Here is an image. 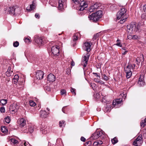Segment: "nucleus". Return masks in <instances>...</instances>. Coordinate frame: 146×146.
<instances>
[{"mask_svg":"<svg viewBox=\"0 0 146 146\" xmlns=\"http://www.w3.org/2000/svg\"><path fill=\"white\" fill-rule=\"evenodd\" d=\"M126 11L125 8H122L117 13V19H120V22L121 23L125 22L127 18L126 13Z\"/></svg>","mask_w":146,"mask_h":146,"instance_id":"nucleus-1","label":"nucleus"},{"mask_svg":"<svg viewBox=\"0 0 146 146\" xmlns=\"http://www.w3.org/2000/svg\"><path fill=\"white\" fill-rule=\"evenodd\" d=\"M102 14V11H98L96 13H92L91 15L88 16L89 19L92 22H96L98 21L100 18Z\"/></svg>","mask_w":146,"mask_h":146,"instance_id":"nucleus-2","label":"nucleus"},{"mask_svg":"<svg viewBox=\"0 0 146 146\" xmlns=\"http://www.w3.org/2000/svg\"><path fill=\"white\" fill-rule=\"evenodd\" d=\"M139 26L136 25L134 23H132L127 26V31L128 33L132 34L134 32H137L139 29Z\"/></svg>","mask_w":146,"mask_h":146,"instance_id":"nucleus-3","label":"nucleus"},{"mask_svg":"<svg viewBox=\"0 0 146 146\" xmlns=\"http://www.w3.org/2000/svg\"><path fill=\"white\" fill-rule=\"evenodd\" d=\"M76 4H79L80 7L79 8V10L80 11H82L86 9L88 5L86 2L84 1V0H72Z\"/></svg>","mask_w":146,"mask_h":146,"instance_id":"nucleus-4","label":"nucleus"},{"mask_svg":"<svg viewBox=\"0 0 146 146\" xmlns=\"http://www.w3.org/2000/svg\"><path fill=\"white\" fill-rule=\"evenodd\" d=\"M19 104L17 102H14L11 105L9 108L10 112L13 114L16 112L19 108Z\"/></svg>","mask_w":146,"mask_h":146,"instance_id":"nucleus-5","label":"nucleus"},{"mask_svg":"<svg viewBox=\"0 0 146 146\" xmlns=\"http://www.w3.org/2000/svg\"><path fill=\"white\" fill-rule=\"evenodd\" d=\"M142 135H139L134 141L133 145L135 146H139L143 143V140Z\"/></svg>","mask_w":146,"mask_h":146,"instance_id":"nucleus-6","label":"nucleus"},{"mask_svg":"<svg viewBox=\"0 0 146 146\" xmlns=\"http://www.w3.org/2000/svg\"><path fill=\"white\" fill-rule=\"evenodd\" d=\"M126 74V77L127 78H130L132 74L131 70V66L128 65L124 68Z\"/></svg>","mask_w":146,"mask_h":146,"instance_id":"nucleus-7","label":"nucleus"},{"mask_svg":"<svg viewBox=\"0 0 146 146\" xmlns=\"http://www.w3.org/2000/svg\"><path fill=\"white\" fill-rule=\"evenodd\" d=\"M90 56V54L88 53H87L86 54V56H84V60L83 62H84L83 64V69L84 70V73L85 72V71L86 70V68H85L86 67V66L87 64L88 61V60L89 57Z\"/></svg>","mask_w":146,"mask_h":146,"instance_id":"nucleus-8","label":"nucleus"},{"mask_svg":"<svg viewBox=\"0 0 146 146\" xmlns=\"http://www.w3.org/2000/svg\"><path fill=\"white\" fill-rule=\"evenodd\" d=\"M26 121L24 118L19 119L17 121L18 125L21 127H23L26 125Z\"/></svg>","mask_w":146,"mask_h":146,"instance_id":"nucleus-9","label":"nucleus"},{"mask_svg":"<svg viewBox=\"0 0 146 146\" xmlns=\"http://www.w3.org/2000/svg\"><path fill=\"white\" fill-rule=\"evenodd\" d=\"M59 46H52L51 50L54 55L58 56L59 52Z\"/></svg>","mask_w":146,"mask_h":146,"instance_id":"nucleus-10","label":"nucleus"},{"mask_svg":"<svg viewBox=\"0 0 146 146\" xmlns=\"http://www.w3.org/2000/svg\"><path fill=\"white\" fill-rule=\"evenodd\" d=\"M122 101V99L121 98L117 99L113 101L112 103V105L114 107L116 108H118L120 105Z\"/></svg>","mask_w":146,"mask_h":146,"instance_id":"nucleus-11","label":"nucleus"},{"mask_svg":"<svg viewBox=\"0 0 146 146\" xmlns=\"http://www.w3.org/2000/svg\"><path fill=\"white\" fill-rule=\"evenodd\" d=\"M44 74V73L42 71L38 70L36 72V77L37 79H42L43 77Z\"/></svg>","mask_w":146,"mask_h":146,"instance_id":"nucleus-12","label":"nucleus"},{"mask_svg":"<svg viewBox=\"0 0 146 146\" xmlns=\"http://www.w3.org/2000/svg\"><path fill=\"white\" fill-rule=\"evenodd\" d=\"M35 41L38 45H41L42 42L43 37L39 36L37 35L35 36Z\"/></svg>","mask_w":146,"mask_h":146,"instance_id":"nucleus-13","label":"nucleus"},{"mask_svg":"<svg viewBox=\"0 0 146 146\" xmlns=\"http://www.w3.org/2000/svg\"><path fill=\"white\" fill-rule=\"evenodd\" d=\"M144 61V59L142 54H140L139 57H137L136 60V62L138 65L140 63H141V64H142Z\"/></svg>","mask_w":146,"mask_h":146,"instance_id":"nucleus-14","label":"nucleus"},{"mask_svg":"<svg viewBox=\"0 0 146 146\" xmlns=\"http://www.w3.org/2000/svg\"><path fill=\"white\" fill-rule=\"evenodd\" d=\"M56 77L52 74H49L47 76V81L49 82H53L55 81Z\"/></svg>","mask_w":146,"mask_h":146,"instance_id":"nucleus-15","label":"nucleus"},{"mask_svg":"<svg viewBox=\"0 0 146 146\" xmlns=\"http://www.w3.org/2000/svg\"><path fill=\"white\" fill-rule=\"evenodd\" d=\"M66 3V0H59L58 2V9L61 10L63 8V5Z\"/></svg>","mask_w":146,"mask_h":146,"instance_id":"nucleus-16","label":"nucleus"},{"mask_svg":"<svg viewBox=\"0 0 146 146\" xmlns=\"http://www.w3.org/2000/svg\"><path fill=\"white\" fill-rule=\"evenodd\" d=\"M49 114V113L48 112H47L45 110H42L40 111V116L42 118L46 117Z\"/></svg>","mask_w":146,"mask_h":146,"instance_id":"nucleus-17","label":"nucleus"},{"mask_svg":"<svg viewBox=\"0 0 146 146\" xmlns=\"http://www.w3.org/2000/svg\"><path fill=\"white\" fill-rule=\"evenodd\" d=\"M16 9L15 7H7L6 10H8L9 13H12L13 15L15 14V11Z\"/></svg>","mask_w":146,"mask_h":146,"instance_id":"nucleus-18","label":"nucleus"},{"mask_svg":"<svg viewBox=\"0 0 146 146\" xmlns=\"http://www.w3.org/2000/svg\"><path fill=\"white\" fill-rule=\"evenodd\" d=\"M99 137L102 139H104L105 137L104 132L102 131H96Z\"/></svg>","mask_w":146,"mask_h":146,"instance_id":"nucleus-19","label":"nucleus"},{"mask_svg":"<svg viewBox=\"0 0 146 146\" xmlns=\"http://www.w3.org/2000/svg\"><path fill=\"white\" fill-rule=\"evenodd\" d=\"M90 45L89 46H92V45H100V41L98 40H96L94 39H92L90 41Z\"/></svg>","mask_w":146,"mask_h":146,"instance_id":"nucleus-20","label":"nucleus"},{"mask_svg":"<svg viewBox=\"0 0 146 146\" xmlns=\"http://www.w3.org/2000/svg\"><path fill=\"white\" fill-rule=\"evenodd\" d=\"M111 104H110L109 103L107 104L106 106L104 109V112H110L112 108L111 107Z\"/></svg>","mask_w":146,"mask_h":146,"instance_id":"nucleus-21","label":"nucleus"},{"mask_svg":"<svg viewBox=\"0 0 146 146\" xmlns=\"http://www.w3.org/2000/svg\"><path fill=\"white\" fill-rule=\"evenodd\" d=\"M80 34L79 33H75L73 36V40L74 42H75L80 38Z\"/></svg>","mask_w":146,"mask_h":146,"instance_id":"nucleus-22","label":"nucleus"},{"mask_svg":"<svg viewBox=\"0 0 146 146\" xmlns=\"http://www.w3.org/2000/svg\"><path fill=\"white\" fill-rule=\"evenodd\" d=\"M143 78V76H142V77L141 76L139 78L138 83L140 86H143L145 84V82L143 81L144 80Z\"/></svg>","mask_w":146,"mask_h":146,"instance_id":"nucleus-23","label":"nucleus"},{"mask_svg":"<svg viewBox=\"0 0 146 146\" xmlns=\"http://www.w3.org/2000/svg\"><path fill=\"white\" fill-rule=\"evenodd\" d=\"M13 71L11 70V68L10 67H8V70L6 72V74L8 77H10L13 75Z\"/></svg>","mask_w":146,"mask_h":146,"instance_id":"nucleus-24","label":"nucleus"},{"mask_svg":"<svg viewBox=\"0 0 146 146\" xmlns=\"http://www.w3.org/2000/svg\"><path fill=\"white\" fill-rule=\"evenodd\" d=\"M9 141L11 144L14 145L15 146L18 144V141L14 138H11L9 140Z\"/></svg>","mask_w":146,"mask_h":146,"instance_id":"nucleus-25","label":"nucleus"},{"mask_svg":"<svg viewBox=\"0 0 146 146\" xmlns=\"http://www.w3.org/2000/svg\"><path fill=\"white\" fill-rule=\"evenodd\" d=\"M99 137L98 135V133H97L96 131L94 133L92 134V135L90 137V138L91 140H94L96 139Z\"/></svg>","mask_w":146,"mask_h":146,"instance_id":"nucleus-26","label":"nucleus"},{"mask_svg":"<svg viewBox=\"0 0 146 146\" xmlns=\"http://www.w3.org/2000/svg\"><path fill=\"white\" fill-rule=\"evenodd\" d=\"M40 131L42 132V133L43 134H45L47 133V131L46 129V128H45V126L44 125H42L40 127Z\"/></svg>","mask_w":146,"mask_h":146,"instance_id":"nucleus-27","label":"nucleus"},{"mask_svg":"<svg viewBox=\"0 0 146 146\" xmlns=\"http://www.w3.org/2000/svg\"><path fill=\"white\" fill-rule=\"evenodd\" d=\"M34 129L33 126L31 125H28L27 128V129H28V131L31 133L33 131Z\"/></svg>","mask_w":146,"mask_h":146,"instance_id":"nucleus-28","label":"nucleus"},{"mask_svg":"<svg viewBox=\"0 0 146 146\" xmlns=\"http://www.w3.org/2000/svg\"><path fill=\"white\" fill-rule=\"evenodd\" d=\"M103 142L101 140H97L94 142L93 144V146H98L100 145L103 143Z\"/></svg>","mask_w":146,"mask_h":146,"instance_id":"nucleus-29","label":"nucleus"},{"mask_svg":"<svg viewBox=\"0 0 146 146\" xmlns=\"http://www.w3.org/2000/svg\"><path fill=\"white\" fill-rule=\"evenodd\" d=\"M24 40L27 44H29L31 41V38L30 37H25L24 39Z\"/></svg>","mask_w":146,"mask_h":146,"instance_id":"nucleus-30","label":"nucleus"},{"mask_svg":"<svg viewBox=\"0 0 146 146\" xmlns=\"http://www.w3.org/2000/svg\"><path fill=\"white\" fill-rule=\"evenodd\" d=\"M19 78V76L18 75H15L13 78V81L14 84H16L18 82Z\"/></svg>","mask_w":146,"mask_h":146,"instance_id":"nucleus-31","label":"nucleus"},{"mask_svg":"<svg viewBox=\"0 0 146 146\" xmlns=\"http://www.w3.org/2000/svg\"><path fill=\"white\" fill-rule=\"evenodd\" d=\"M7 103V100L5 99L0 100L1 105L4 106Z\"/></svg>","mask_w":146,"mask_h":146,"instance_id":"nucleus-32","label":"nucleus"},{"mask_svg":"<svg viewBox=\"0 0 146 146\" xmlns=\"http://www.w3.org/2000/svg\"><path fill=\"white\" fill-rule=\"evenodd\" d=\"M91 46H83V49L87 52H89L91 49Z\"/></svg>","mask_w":146,"mask_h":146,"instance_id":"nucleus-33","label":"nucleus"},{"mask_svg":"<svg viewBox=\"0 0 146 146\" xmlns=\"http://www.w3.org/2000/svg\"><path fill=\"white\" fill-rule=\"evenodd\" d=\"M35 7L34 4H32L30 5V9L27 8V11H30L35 9Z\"/></svg>","mask_w":146,"mask_h":146,"instance_id":"nucleus-34","label":"nucleus"},{"mask_svg":"<svg viewBox=\"0 0 146 146\" xmlns=\"http://www.w3.org/2000/svg\"><path fill=\"white\" fill-rule=\"evenodd\" d=\"M102 79L106 81H107L109 79V78L107 76L106 74H102Z\"/></svg>","mask_w":146,"mask_h":146,"instance_id":"nucleus-35","label":"nucleus"},{"mask_svg":"<svg viewBox=\"0 0 146 146\" xmlns=\"http://www.w3.org/2000/svg\"><path fill=\"white\" fill-rule=\"evenodd\" d=\"M1 129L2 132L4 133H7L8 131L7 127L5 126L2 127Z\"/></svg>","mask_w":146,"mask_h":146,"instance_id":"nucleus-36","label":"nucleus"},{"mask_svg":"<svg viewBox=\"0 0 146 146\" xmlns=\"http://www.w3.org/2000/svg\"><path fill=\"white\" fill-rule=\"evenodd\" d=\"M111 141L112 144L113 145L116 144L118 141V139L116 137L112 139Z\"/></svg>","mask_w":146,"mask_h":146,"instance_id":"nucleus-37","label":"nucleus"},{"mask_svg":"<svg viewBox=\"0 0 146 146\" xmlns=\"http://www.w3.org/2000/svg\"><path fill=\"white\" fill-rule=\"evenodd\" d=\"M93 74L95 75L96 76H97V78H94V80L96 82H98V81H99V79H98V78H100V76L98 75V74L97 73H93Z\"/></svg>","mask_w":146,"mask_h":146,"instance_id":"nucleus-38","label":"nucleus"},{"mask_svg":"<svg viewBox=\"0 0 146 146\" xmlns=\"http://www.w3.org/2000/svg\"><path fill=\"white\" fill-rule=\"evenodd\" d=\"M94 98L97 100L100 99V96L99 93H97L96 94H94Z\"/></svg>","mask_w":146,"mask_h":146,"instance_id":"nucleus-39","label":"nucleus"},{"mask_svg":"<svg viewBox=\"0 0 146 146\" xmlns=\"http://www.w3.org/2000/svg\"><path fill=\"white\" fill-rule=\"evenodd\" d=\"M65 121H59V125L60 127H64L65 125Z\"/></svg>","mask_w":146,"mask_h":146,"instance_id":"nucleus-40","label":"nucleus"},{"mask_svg":"<svg viewBox=\"0 0 146 146\" xmlns=\"http://www.w3.org/2000/svg\"><path fill=\"white\" fill-rule=\"evenodd\" d=\"M70 92L72 93V94L74 96L76 95V90L72 87L71 88Z\"/></svg>","mask_w":146,"mask_h":146,"instance_id":"nucleus-41","label":"nucleus"},{"mask_svg":"<svg viewBox=\"0 0 146 146\" xmlns=\"http://www.w3.org/2000/svg\"><path fill=\"white\" fill-rule=\"evenodd\" d=\"M95 9L93 5H92L89 8V11L90 12H92L95 11Z\"/></svg>","mask_w":146,"mask_h":146,"instance_id":"nucleus-42","label":"nucleus"},{"mask_svg":"<svg viewBox=\"0 0 146 146\" xmlns=\"http://www.w3.org/2000/svg\"><path fill=\"white\" fill-rule=\"evenodd\" d=\"M100 33H98L95 35L93 37V38H92L93 39L96 40V39H97V38L100 35Z\"/></svg>","mask_w":146,"mask_h":146,"instance_id":"nucleus-43","label":"nucleus"},{"mask_svg":"<svg viewBox=\"0 0 146 146\" xmlns=\"http://www.w3.org/2000/svg\"><path fill=\"white\" fill-rule=\"evenodd\" d=\"M29 103L30 106L33 107L35 106L36 105V104L32 100L29 101Z\"/></svg>","mask_w":146,"mask_h":146,"instance_id":"nucleus-44","label":"nucleus"},{"mask_svg":"<svg viewBox=\"0 0 146 146\" xmlns=\"http://www.w3.org/2000/svg\"><path fill=\"white\" fill-rule=\"evenodd\" d=\"M5 121L7 123H9L10 121V118L9 117H7L5 119Z\"/></svg>","mask_w":146,"mask_h":146,"instance_id":"nucleus-45","label":"nucleus"},{"mask_svg":"<svg viewBox=\"0 0 146 146\" xmlns=\"http://www.w3.org/2000/svg\"><path fill=\"white\" fill-rule=\"evenodd\" d=\"M117 43L115 44L117 46H122V44L121 42V41L119 39H117Z\"/></svg>","mask_w":146,"mask_h":146,"instance_id":"nucleus-46","label":"nucleus"},{"mask_svg":"<svg viewBox=\"0 0 146 146\" xmlns=\"http://www.w3.org/2000/svg\"><path fill=\"white\" fill-rule=\"evenodd\" d=\"M60 93L62 95H65V96L66 94V91L65 90L62 89L61 90Z\"/></svg>","mask_w":146,"mask_h":146,"instance_id":"nucleus-47","label":"nucleus"},{"mask_svg":"<svg viewBox=\"0 0 146 146\" xmlns=\"http://www.w3.org/2000/svg\"><path fill=\"white\" fill-rule=\"evenodd\" d=\"M44 89L48 92H50L51 91V88L49 86H46L44 88Z\"/></svg>","mask_w":146,"mask_h":146,"instance_id":"nucleus-48","label":"nucleus"},{"mask_svg":"<svg viewBox=\"0 0 146 146\" xmlns=\"http://www.w3.org/2000/svg\"><path fill=\"white\" fill-rule=\"evenodd\" d=\"M95 9H96L97 8H98V7L100 6V4H98V3H96V4H94L93 5Z\"/></svg>","mask_w":146,"mask_h":146,"instance_id":"nucleus-49","label":"nucleus"},{"mask_svg":"<svg viewBox=\"0 0 146 146\" xmlns=\"http://www.w3.org/2000/svg\"><path fill=\"white\" fill-rule=\"evenodd\" d=\"M102 102H103L104 103L106 102L107 101V99L106 97L105 96L104 97L102 98Z\"/></svg>","mask_w":146,"mask_h":146,"instance_id":"nucleus-50","label":"nucleus"},{"mask_svg":"<svg viewBox=\"0 0 146 146\" xmlns=\"http://www.w3.org/2000/svg\"><path fill=\"white\" fill-rule=\"evenodd\" d=\"M0 111L1 112H5V108L4 107H2L0 108Z\"/></svg>","mask_w":146,"mask_h":146,"instance_id":"nucleus-51","label":"nucleus"},{"mask_svg":"<svg viewBox=\"0 0 146 146\" xmlns=\"http://www.w3.org/2000/svg\"><path fill=\"white\" fill-rule=\"evenodd\" d=\"M131 35L132 34H130L128 33V34L127 35V38L128 39H133V35Z\"/></svg>","mask_w":146,"mask_h":146,"instance_id":"nucleus-52","label":"nucleus"},{"mask_svg":"<svg viewBox=\"0 0 146 146\" xmlns=\"http://www.w3.org/2000/svg\"><path fill=\"white\" fill-rule=\"evenodd\" d=\"M144 122H143V120L142 121L141 123V127H144L145 125H146V124H145Z\"/></svg>","mask_w":146,"mask_h":146,"instance_id":"nucleus-53","label":"nucleus"},{"mask_svg":"<svg viewBox=\"0 0 146 146\" xmlns=\"http://www.w3.org/2000/svg\"><path fill=\"white\" fill-rule=\"evenodd\" d=\"M139 39V37L136 35H133V39Z\"/></svg>","mask_w":146,"mask_h":146,"instance_id":"nucleus-54","label":"nucleus"},{"mask_svg":"<svg viewBox=\"0 0 146 146\" xmlns=\"http://www.w3.org/2000/svg\"><path fill=\"white\" fill-rule=\"evenodd\" d=\"M19 43L18 42L16 41L13 43V46H19Z\"/></svg>","mask_w":146,"mask_h":146,"instance_id":"nucleus-55","label":"nucleus"},{"mask_svg":"<svg viewBox=\"0 0 146 146\" xmlns=\"http://www.w3.org/2000/svg\"><path fill=\"white\" fill-rule=\"evenodd\" d=\"M85 46H89L90 45V42H86L84 43Z\"/></svg>","mask_w":146,"mask_h":146,"instance_id":"nucleus-56","label":"nucleus"},{"mask_svg":"<svg viewBox=\"0 0 146 146\" xmlns=\"http://www.w3.org/2000/svg\"><path fill=\"white\" fill-rule=\"evenodd\" d=\"M143 136L145 138H146V128L143 131Z\"/></svg>","mask_w":146,"mask_h":146,"instance_id":"nucleus-57","label":"nucleus"},{"mask_svg":"<svg viewBox=\"0 0 146 146\" xmlns=\"http://www.w3.org/2000/svg\"><path fill=\"white\" fill-rule=\"evenodd\" d=\"M128 65L131 66V68L132 70H133V69H134L135 66V64H133L132 65Z\"/></svg>","mask_w":146,"mask_h":146,"instance_id":"nucleus-58","label":"nucleus"},{"mask_svg":"<svg viewBox=\"0 0 146 146\" xmlns=\"http://www.w3.org/2000/svg\"><path fill=\"white\" fill-rule=\"evenodd\" d=\"M35 17L36 18L39 19L40 17V16L39 14L38 13H36L35 14Z\"/></svg>","mask_w":146,"mask_h":146,"instance_id":"nucleus-59","label":"nucleus"},{"mask_svg":"<svg viewBox=\"0 0 146 146\" xmlns=\"http://www.w3.org/2000/svg\"><path fill=\"white\" fill-rule=\"evenodd\" d=\"M98 83L101 84H104V82L102 80H99L98 81Z\"/></svg>","mask_w":146,"mask_h":146,"instance_id":"nucleus-60","label":"nucleus"},{"mask_svg":"<svg viewBox=\"0 0 146 146\" xmlns=\"http://www.w3.org/2000/svg\"><path fill=\"white\" fill-rule=\"evenodd\" d=\"M80 139L81 141H83V142L85 141L86 140L85 138L83 137H81Z\"/></svg>","mask_w":146,"mask_h":146,"instance_id":"nucleus-61","label":"nucleus"},{"mask_svg":"<svg viewBox=\"0 0 146 146\" xmlns=\"http://www.w3.org/2000/svg\"><path fill=\"white\" fill-rule=\"evenodd\" d=\"M86 144H87V145H88V144H89L90 145H91V142L90 141H88L86 142Z\"/></svg>","mask_w":146,"mask_h":146,"instance_id":"nucleus-62","label":"nucleus"},{"mask_svg":"<svg viewBox=\"0 0 146 146\" xmlns=\"http://www.w3.org/2000/svg\"><path fill=\"white\" fill-rule=\"evenodd\" d=\"M143 9L145 12H146V4L143 6Z\"/></svg>","mask_w":146,"mask_h":146,"instance_id":"nucleus-63","label":"nucleus"},{"mask_svg":"<svg viewBox=\"0 0 146 146\" xmlns=\"http://www.w3.org/2000/svg\"><path fill=\"white\" fill-rule=\"evenodd\" d=\"M71 65L72 66H73L74 65V63L73 61L71 62Z\"/></svg>","mask_w":146,"mask_h":146,"instance_id":"nucleus-64","label":"nucleus"}]
</instances>
